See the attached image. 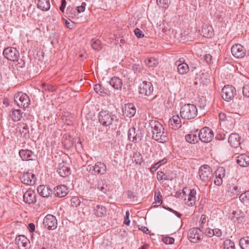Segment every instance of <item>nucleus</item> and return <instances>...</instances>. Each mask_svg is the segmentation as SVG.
<instances>
[{"mask_svg": "<svg viewBox=\"0 0 249 249\" xmlns=\"http://www.w3.org/2000/svg\"><path fill=\"white\" fill-rule=\"evenodd\" d=\"M86 5V2H82L81 6L77 7L76 11H75L74 12L78 14L84 12L85 10Z\"/></svg>", "mask_w": 249, "mask_h": 249, "instance_id": "nucleus-48", "label": "nucleus"}, {"mask_svg": "<svg viewBox=\"0 0 249 249\" xmlns=\"http://www.w3.org/2000/svg\"><path fill=\"white\" fill-rule=\"evenodd\" d=\"M139 229L142 231L144 233H145L146 234H150V231L149 230V229L145 227V226H141V227H139Z\"/></svg>", "mask_w": 249, "mask_h": 249, "instance_id": "nucleus-53", "label": "nucleus"}, {"mask_svg": "<svg viewBox=\"0 0 249 249\" xmlns=\"http://www.w3.org/2000/svg\"><path fill=\"white\" fill-rule=\"evenodd\" d=\"M185 138L186 141L190 143H196L199 140L198 135L197 136V134L194 133L186 135Z\"/></svg>", "mask_w": 249, "mask_h": 249, "instance_id": "nucleus-33", "label": "nucleus"}, {"mask_svg": "<svg viewBox=\"0 0 249 249\" xmlns=\"http://www.w3.org/2000/svg\"><path fill=\"white\" fill-rule=\"evenodd\" d=\"M145 62L149 67H154L158 65V61L156 58L150 57L145 60Z\"/></svg>", "mask_w": 249, "mask_h": 249, "instance_id": "nucleus-38", "label": "nucleus"}, {"mask_svg": "<svg viewBox=\"0 0 249 249\" xmlns=\"http://www.w3.org/2000/svg\"><path fill=\"white\" fill-rule=\"evenodd\" d=\"M141 94L150 97L153 95L154 88L151 82L143 81L139 87Z\"/></svg>", "mask_w": 249, "mask_h": 249, "instance_id": "nucleus-10", "label": "nucleus"}, {"mask_svg": "<svg viewBox=\"0 0 249 249\" xmlns=\"http://www.w3.org/2000/svg\"><path fill=\"white\" fill-rule=\"evenodd\" d=\"M180 114L183 119H193L197 115V109L193 104H185L180 108Z\"/></svg>", "mask_w": 249, "mask_h": 249, "instance_id": "nucleus-2", "label": "nucleus"}, {"mask_svg": "<svg viewBox=\"0 0 249 249\" xmlns=\"http://www.w3.org/2000/svg\"><path fill=\"white\" fill-rule=\"evenodd\" d=\"M37 192L41 196L44 197H48L53 194L52 189L46 185H40L37 188Z\"/></svg>", "mask_w": 249, "mask_h": 249, "instance_id": "nucleus-23", "label": "nucleus"}, {"mask_svg": "<svg viewBox=\"0 0 249 249\" xmlns=\"http://www.w3.org/2000/svg\"><path fill=\"white\" fill-rule=\"evenodd\" d=\"M240 139L237 133H232L229 137L228 142L232 147L238 148L241 144Z\"/></svg>", "mask_w": 249, "mask_h": 249, "instance_id": "nucleus-18", "label": "nucleus"}, {"mask_svg": "<svg viewBox=\"0 0 249 249\" xmlns=\"http://www.w3.org/2000/svg\"><path fill=\"white\" fill-rule=\"evenodd\" d=\"M215 177L222 178L225 175V170L223 167H220L217 169L215 172Z\"/></svg>", "mask_w": 249, "mask_h": 249, "instance_id": "nucleus-43", "label": "nucleus"}, {"mask_svg": "<svg viewBox=\"0 0 249 249\" xmlns=\"http://www.w3.org/2000/svg\"><path fill=\"white\" fill-rule=\"evenodd\" d=\"M212 233L217 237H220L222 234L221 231L219 229H215L213 230Z\"/></svg>", "mask_w": 249, "mask_h": 249, "instance_id": "nucleus-52", "label": "nucleus"}, {"mask_svg": "<svg viewBox=\"0 0 249 249\" xmlns=\"http://www.w3.org/2000/svg\"><path fill=\"white\" fill-rule=\"evenodd\" d=\"M199 140L204 142H209L212 141L213 134V131L208 127L202 128L198 133Z\"/></svg>", "mask_w": 249, "mask_h": 249, "instance_id": "nucleus-9", "label": "nucleus"}, {"mask_svg": "<svg viewBox=\"0 0 249 249\" xmlns=\"http://www.w3.org/2000/svg\"><path fill=\"white\" fill-rule=\"evenodd\" d=\"M178 66V71L180 74H184L188 72L189 68L187 63L182 62L180 59L176 62Z\"/></svg>", "mask_w": 249, "mask_h": 249, "instance_id": "nucleus-28", "label": "nucleus"}, {"mask_svg": "<svg viewBox=\"0 0 249 249\" xmlns=\"http://www.w3.org/2000/svg\"><path fill=\"white\" fill-rule=\"evenodd\" d=\"M14 101L19 107H27L30 104L28 96L22 92H18L14 96Z\"/></svg>", "mask_w": 249, "mask_h": 249, "instance_id": "nucleus-3", "label": "nucleus"}, {"mask_svg": "<svg viewBox=\"0 0 249 249\" xmlns=\"http://www.w3.org/2000/svg\"><path fill=\"white\" fill-rule=\"evenodd\" d=\"M28 229L30 232H33L35 230V225L31 223L28 225Z\"/></svg>", "mask_w": 249, "mask_h": 249, "instance_id": "nucleus-60", "label": "nucleus"}, {"mask_svg": "<svg viewBox=\"0 0 249 249\" xmlns=\"http://www.w3.org/2000/svg\"><path fill=\"white\" fill-rule=\"evenodd\" d=\"M114 115L108 111L102 110L99 114V121L104 126H109L114 120Z\"/></svg>", "mask_w": 249, "mask_h": 249, "instance_id": "nucleus-5", "label": "nucleus"}, {"mask_svg": "<svg viewBox=\"0 0 249 249\" xmlns=\"http://www.w3.org/2000/svg\"><path fill=\"white\" fill-rule=\"evenodd\" d=\"M222 178H220L215 177V178L214 180V183L217 186H220L222 183Z\"/></svg>", "mask_w": 249, "mask_h": 249, "instance_id": "nucleus-55", "label": "nucleus"}, {"mask_svg": "<svg viewBox=\"0 0 249 249\" xmlns=\"http://www.w3.org/2000/svg\"><path fill=\"white\" fill-rule=\"evenodd\" d=\"M66 0H61V5L59 7V9L62 12H64V10H65V8L66 7Z\"/></svg>", "mask_w": 249, "mask_h": 249, "instance_id": "nucleus-56", "label": "nucleus"}, {"mask_svg": "<svg viewBox=\"0 0 249 249\" xmlns=\"http://www.w3.org/2000/svg\"><path fill=\"white\" fill-rule=\"evenodd\" d=\"M240 201L244 203L249 200V191H246L245 193H242L239 196Z\"/></svg>", "mask_w": 249, "mask_h": 249, "instance_id": "nucleus-45", "label": "nucleus"}, {"mask_svg": "<svg viewBox=\"0 0 249 249\" xmlns=\"http://www.w3.org/2000/svg\"><path fill=\"white\" fill-rule=\"evenodd\" d=\"M24 201L28 204H32L36 202V195L34 191L28 190L23 195Z\"/></svg>", "mask_w": 249, "mask_h": 249, "instance_id": "nucleus-21", "label": "nucleus"}, {"mask_svg": "<svg viewBox=\"0 0 249 249\" xmlns=\"http://www.w3.org/2000/svg\"><path fill=\"white\" fill-rule=\"evenodd\" d=\"M157 178L159 180H171L169 175L164 174L162 171H159L157 175Z\"/></svg>", "mask_w": 249, "mask_h": 249, "instance_id": "nucleus-40", "label": "nucleus"}, {"mask_svg": "<svg viewBox=\"0 0 249 249\" xmlns=\"http://www.w3.org/2000/svg\"><path fill=\"white\" fill-rule=\"evenodd\" d=\"M97 188L104 193H106L109 190V187L107 185L105 184L103 182H98Z\"/></svg>", "mask_w": 249, "mask_h": 249, "instance_id": "nucleus-42", "label": "nucleus"}, {"mask_svg": "<svg viewBox=\"0 0 249 249\" xmlns=\"http://www.w3.org/2000/svg\"><path fill=\"white\" fill-rule=\"evenodd\" d=\"M219 118L220 121H224L227 120V117L225 113H220L219 114Z\"/></svg>", "mask_w": 249, "mask_h": 249, "instance_id": "nucleus-57", "label": "nucleus"}, {"mask_svg": "<svg viewBox=\"0 0 249 249\" xmlns=\"http://www.w3.org/2000/svg\"><path fill=\"white\" fill-rule=\"evenodd\" d=\"M10 115L13 121L18 122L22 117V112L20 109H12L10 112Z\"/></svg>", "mask_w": 249, "mask_h": 249, "instance_id": "nucleus-32", "label": "nucleus"}, {"mask_svg": "<svg viewBox=\"0 0 249 249\" xmlns=\"http://www.w3.org/2000/svg\"><path fill=\"white\" fill-rule=\"evenodd\" d=\"M57 171L59 175L63 178L68 177L71 174V169L70 167L64 162L58 164Z\"/></svg>", "mask_w": 249, "mask_h": 249, "instance_id": "nucleus-17", "label": "nucleus"}, {"mask_svg": "<svg viewBox=\"0 0 249 249\" xmlns=\"http://www.w3.org/2000/svg\"><path fill=\"white\" fill-rule=\"evenodd\" d=\"M240 193V188L236 185H231L229 187L228 193L231 197H235Z\"/></svg>", "mask_w": 249, "mask_h": 249, "instance_id": "nucleus-34", "label": "nucleus"}, {"mask_svg": "<svg viewBox=\"0 0 249 249\" xmlns=\"http://www.w3.org/2000/svg\"><path fill=\"white\" fill-rule=\"evenodd\" d=\"M41 87L44 90H48L49 91H53L56 90V88L53 86L47 85L44 83L41 84Z\"/></svg>", "mask_w": 249, "mask_h": 249, "instance_id": "nucleus-47", "label": "nucleus"}, {"mask_svg": "<svg viewBox=\"0 0 249 249\" xmlns=\"http://www.w3.org/2000/svg\"><path fill=\"white\" fill-rule=\"evenodd\" d=\"M170 3V0H157V5L161 8H167Z\"/></svg>", "mask_w": 249, "mask_h": 249, "instance_id": "nucleus-41", "label": "nucleus"}, {"mask_svg": "<svg viewBox=\"0 0 249 249\" xmlns=\"http://www.w3.org/2000/svg\"><path fill=\"white\" fill-rule=\"evenodd\" d=\"M19 155L23 160H35L36 156L34 152L28 149H21L19 151Z\"/></svg>", "mask_w": 249, "mask_h": 249, "instance_id": "nucleus-15", "label": "nucleus"}, {"mask_svg": "<svg viewBox=\"0 0 249 249\" xmlns=\"http://www.w3.org/2000/svg\"><path fill=\"white\" fill-rule=\"evenodd\" d=\"M231 52L235 57L242 58L245 56L246 50L241 44H236L231 47Z\"/></svg>", "mask_w": 249, "mask_h": 249, "instance_id": "nucleus-14", "label": "nucleus"}, {"mask_svg": "<svg viewBox=\"0 0 249 249\" xmlns=\"http://www.w3.org/2000/svg\"><path fill=\"white\" fill-rule=\"evenodd\" d=\"M167 161V159L166 158H164L162 160H160L159 161L157 162V164H158L159 165V166H160L161 165L166 163Z\"/></svg>", "mask_w": 249, "mask_h": 249, "instance_id": "nucleus-59", "label": "nucleus"}, {"mask_svg": "<svg viewBox=\"0 0 249 249\" xmlns=\"http://www.w3.org/2000/svg\"><path fill=\"white\" fill-rule=\"evenodd\" d=\"M155 202L152 204L154 207L159 206L162 203V196L160 191H158V193L155 192Z\"/></svg>", "mask_w": 249, "mask_h": 249, "instance_id": "nucleus-36", "label": "nucleus"}, {"mask_svg": "<svg viewBox=\"0 0 249 249\" xmlns=\"http://www.w3.org/2000/svg\"><path fill=\"white\" fill-rule=\"evenodd\" d=\"M166 210H167L168 211L174 213L175 215H176L178 217H180L182 215V214L180 213H179L177 211H175L173 209H172V208H169V207H167V208H165Z\"/></svg>", "mask_w": 249, "mask_h": 249, "instance_id": "nucleus-54", "label": "nucleus"}, {"mask_svg": "<svg viewBox=\"0 0 249 249\" xmlns=\"http://www.w3.org/2000/svg\"><path fill=\"white\" fill-rule=\"evenodd\" d=\"M37 8L42 11H47L50 8L49 0H38Z\"/></svg>", "mask_w": 249, "mask_h": 249, "instance_id": "nucleus-31", "label": "nucleus"}, {"mask_svg": "<svg viewBox=\"0 0 249 249\" xmlns=\"http://www.w3.org/2000/svg\"><path fill=\"white\" fill-rule=\"evenodd\" d=\"M17 128L21 134L24 137L27 138L29 137V130L26 124L23 123H18Z\"/></svg>", "mask_w": 249, "mask_h": 249, "instance_id": "nucleus-30", "label": "nucleus"}, {"mask_svg": "<svg viewBox=\"0 0 249 249\" xmlns=\"http://www.w3.org/2000/svg\"><path fill=\"white\" fill-rule=\"evenodd\" d=\"M94 89L97 93H107V90L100 84H96L94 87Z\"/></svg>", "mask_w": 249, "mask_h": 249, "instance_id": "nucleus-44", "label": "nucleus"}, {"mask_svg": "<svg viewBox=\"0 0 249 249\" xmlns=\"http://www.w3.org/2000/svg\"><path fill=\"white\" fill-rule=\"evenodd\" d=\"M181 119L178 115H174L169 121V125L173 129H177L181 126Z\"/></svg>", "mask_w": 249, "mask_h": 249, "instance_id": "nucleus-24", "label": "nucleus"}, {"mask_svg": "<svg viewBox=\"0 0 249 249\" xmlns=\"http://www.w3.org/2000/svg\"><path fill=\"white\" fill-rule=\"evenodd\" d=\"M65 24L68 28L71 29V25H70V23L68 21H65Z\"/></svg>", "mask_w": 249, "mask_h": 249, "instance_id": "nucleus-64", "label": "nucleus"}, {"mask_svg": "<svg viewBox=\"0 0 249 249\" xmlns=\"http://www.w3.org/2000/svg\"><path fill=\"white\" fill-rule=\"evenodd\" d=\"M43 225L48 230H53L57 226V220L52 214H47L43 219Z\"/></svg>", "mask_w": 249, "mask_h": 249, "instance_id": "nucleus-13", "label": "nucleus"}, {"mask_svg": "<svg viewBox=\"0 0 249 249\" xmlns=\"http://www.w3.org/2000/svg\"><path fill=\"white\" fill-rule=\"evenodd\" d=\"M68 189L65 185L57 186L54 189V194L56 196L63 197L68 194Z\"/></svg>", "mask_w": 249, "mask_h": 249, "instance_id": "nucleus-19", "label": "nucleus"}, {"mask_svg": "<svg viewBox=\"0 0 249 249\" xmlns=\"http://www.w3.org/2000/svg\"><path fill=\"white\" fill-rule=\"evenodd\" d=\"M223 249H235L234 243L230 239H226L223 244Z\"/></svg>", "mask_w": 249, "mask_h": 249, "instance_id": "nucleus-39", "label": "nucleus"}, {"mask_svg": "<svg viewBox=\"0 0 249 249\" xmlns=\"http://www.w3.org/2000/svg\"><path fill=\"white\" fill-rule=\"evenodd\" d=\"M149 125L152 133V138L160 142H166L167 138L166 133L164 132L163 126L156 120H150Z\"/></svg>", "mask_w": 249, "mask_h": 249, "instance_id": "nucleus-1", "label": "nucleus"}, {"mask_svg": "<svg viewBox=\"0 0 249 249\" xmlns=\"http://www.w3.org/2000/svg\"><path fill=\"white\" fill-rule=\"evenodd\" d=\"M91 46L95 50H100L102 49V45L100 40L97 39H92L91 40Z\"/></svg>", "mask_w": 249, "mask_h": 249, "instance_id": "nucleus-37", "label": "nucleus"}, {"mask_svg": "<svg viewBox=\"0 0 249 249\" xmlns=\"http://www.w3.org/2000/svg\"><path fill=\"white\" fill-rule=\"evenodd\" d=\"M123 113L127 117H131L134 116L136 113V108L135 106L131 103L125 104L123 109Z\"/></svg>", "mask_w": 249, "mask_h": 249, "instance_id": "nucleus-20", "label": "nucleus"}, {"mask_svg": "<svg viewBox=\"0 0 249 249\" xmlns=\"http://www.w3.org/2000/svg\"><path fill=\"white\" fill-rule=\"evenodd\" d=\"M159 165L158 164H157V162L155 163L153 166H152L150 168V170L151 172H155L156 170H157V169L159 167Z\"/></svg>", "mask_w": 249, "mask_h": 249, "instance_id": "nucleus-58", "label": "nucleus"}, {"mask_svg": "<svg viewBox=\"0 0 249 249\" xmlns=\"http://www.w3.org/2000/svg\"><path fill=\"white\" fill-rule=\"evenodd\" d=\"M162 241L165 244H172L174 243L175 240L172 237H165L163 238Z\"/></svg>", "mask_w": 249, "mask_h": 249, "instance_id": "nucleus-50", "label": "nucleus"}, {"mask_svg": "<svg viewBox=\"0 0 249 249\" xmlns=\"http://www.w3.org/2000/svg\"><path fill=\"white\" fill-rule=\"evenodd\" d=\"M199 176L203 182L210 181L213 177L212 169L208 165L204 164L199 168Z\"/></svg>", "mask_w": 249, "mask_h": 249, "instance_id": "nucleus-6", "label": "nucleus"}, {"mask_svg": "<svg viewBox=\"0 0 249 249\" xmlns=\"http://www.w3.org/2000/svg\"><path fill=\"white\" fill-rule=\"evenodd\" d=\"M87 171L92 174L103 175L107 171L106 165L102 162H97L94 165H88L86 167Z\"/></svg>", "mask_w": 249, "mask_h": 249, "instance_id": "nucleus-7", "label": "nucleus"}, {"mask_svg": "<svg viewBox=\"0 0 249 249\" xmlns=\"http://www.w3.org/2000/svg\"><path fill=\"white\" fill-rule=\"evenodd\" d=\"M4 56L8 60L11 61H18L19 57V53L16 48L8 47L3 51Z\"/></svg>", "mask_w": 249, "mask_h": 249, "instance_id": "nucleus-8", "label": "nucleus"}, {"mask_svg": "<svg viewBox=\"0 0 249 249\" xmlns=\"http://www.w3.org/2000/svg\"><path fill=\"white\" fill-rule=\"evenodd\" d=\"M130 220L129 219H124V223L127 225V226H129V224H130Z\"/></svg>", "mask_w": 249, "mask_h": 249, "instance_id": "nucleus-63", "label": "nucleus"}, {"mask_svg": "<svg viewBox=\"0 0 249 249\" xmlns=\"http://www.w3.org/2000/svg\"><path fill=\"white\" fill-rule=\"evenodd\" d=\"M239 245L242 249H249V237H245L239 240Z\"/></svg>", "mask_w": 249, "mask_h": 249, "instance_id": "nucleus-35", "label": "nucleus"}, {"mask_svg": "<svg viewBox=\"0 0 249 249\" xmlns=\"http://www.w3.org/2000/svg\"><path fill=\"white\" fill-rule=\"evenodd\" d=\"M143 137V134L141 129H136L134 127L130 128L128 132V139L134 143L140 142Z\"/></svg>", "mask_w": 249, "mask_h": 249, "instance_id": "nucleus-11", "label": "nucleus"}, {"mask_svg": "<svg viewBox=\"0 0 249 249\" xmlns=\"http://www.w3.org/2000/svg\"><path fill=\"white\" fill-rule=\"evenodd\" d=\"M243 94L245 96L249 98V83L243 87Z\"/></svg>", "mask_w": 249, "mask_h": 249, "instance_id": "nucleus-49", "label": "nucleus"}, {"mask_svg": "<svg viewBox=\"0 0 249 249\" xmlns=\"http://www.w3.org/2000/svg\"><path fill=\"white\" fill-rule=\"evenodd\" d=\"M203 236V232L198 228H194L190 229L188 232V238L193 243H197L201 240Z\"/></svg>", "mask_w": 249, "mask_h": 249, "instance_id": "nucleus-12", "label": "nucleus"}, {"mask_svg": "<svg viewBox=\"0 0 249 249\" xmlns=\"http://www.w3.org/2000/svg\"><path fill=\"white\" fill-rule=\"evenodd\" d=\"M211 58L212 56L209 54H206L204 56V59L207 63H210Z\"/></svg>", "mask_w": 249, "mask_h": 249, "instance_id": "nucleus-61", "label": "nucleus"}, {"mask_svg": "<svg viewBox=\"0 0 249 249\" xmlns=\"http://www.w3.org/2000/svg\"><path fill=\"white\" fill-rule=\"evenodd\" d=\"M236 95L235 88L231 85H226L222 89L221 96L227 102L233 100Z\"/></svg>", "mask_w": 249, "mask_h": 249, "instance_id": "nucleus-4", "label": "nucleus"}, {"mask_svg": "<svg viewBox=\"0 0 249 249\" xmlns=\"http://www.w3.org/2000/svg\"><path fill=\"white\" fill-rule=\"evenodd\" d=\"M134 32L136 36L138 38H142L144 36L143 32L137 28L134 30Z\"/></svg>", "mask_w": 249, "mask_h": 249, "instance_id": "nucleus-51", "label": "nucleus"}, {"mask_svg": "<svg viewBox=\"0 0 249 249\" xmlns=\"http://www.w3.org/2000/svg\"><path fill=\"white\" fill-rule=\"evenodd\" d=\"M196 192L195 189L190 190L189 194L187 196V198H185V203L188 206H194L197 200Z\"/></svg>", "mask_w": 249, "mask_h": 249, "instance_id": "nucleus-22", "label": "nucleus"}, {"mask_svg": "<svg viewBox=\"0 0 249 249\" xmlns=\"http://www.w3.org/2000/svg\"><path fill=\"white\" fill-rule=\"evenodd\" d=\"M236 162L241 167L249 165V156L246 154H241L237 157Z\"/></svg>", "mask_w": 249, "mask_h": 249, "instance_id": "nucleus-26", "label": "nucleus"}, {"mask_svg": "<svg viewBox=\"0 0 249 249\" xmlns=\"http://www.w3.org/2000/svg\"><path fill=\"white\" fill-rule=\"evenodd\" d=\"M200 220L201 221V224L205 223L206 222V216L205 215H202Z\"/></svg>", "mask_w": 249, "mask_h": 249, "instance_id": "nucleus-62", "label": "nucleus"}, {"mask_svg": "<svg viewBox=\"0 0 249 249\" xmlns=\"http://www.w3.org/2000/svg\"><path fill=\"white\" fill-rule=\"evenodd\" d=\"M109 84L115 90H120L123 86L122 80L118 77H112L108 82Z\"/></svg>", "mask_w": 249, "mask_h": 249, "instance_id": "nucleus-25", "label": "nucleus"}, {"mask_svg": "<svg viewBox=\"0 0 249 249\" xmlns=\"http://www.w3.org/2000/svg\"><path fill=\"white\" fill-rule=\"evenodd\" d=\"M80 199L77 197H73L71 200V204L73 207H77L80 205Z\"/></svg>", "mask_w": 249, "mask_h": 249, "instance_id": "nucleus-46", "label": "nucleus"}, {"mask_svg": "<svg viewBox=\"0 0 249 249\" xmlns=\"http://www.w3.org/2000/svg\"><path fill=\"white\" fill-rule=\"evenodd\" d=\"M201 34L205 37H211L213 34V30L212 26L207 24L202 26Z\"/></svg>", "mask_w": 249, "mask_h": 249, "instance_id": "nucleus-27", "label": "nucleus"}, {"mask_svg": "<svg viewBox=\"0 0 249 249\" xmlns=\"http://www.w3.org/2000/svg\"><path fill=\"white\" fill-rule=\"evenodd\" d=\"M94 214L97 217H103L106 214L107 209L102 205H97L94 207Z\"/></svg>", "mask_w": 249, "mask_h": 249, "instance_id": "nucleus-29", "label": "nucleus"}, {"mask_svg": "<svg viewBox=\"0 0 249 249\" xmlns=\"http://www.w3.org/2000/svg\"><path fill=\"white\" fill-rule=\"evenodd\" d=\"M21 180L24 184L32 186L36 183V178L34 174L26 172L23 174V176L21 178Z\"/></svg>", "mask_w": 249, "mask_h": 249, "instance_id": "nucleus-16", "label": "nucleus"}]
</instances>
